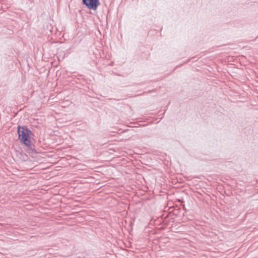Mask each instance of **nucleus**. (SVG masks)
<instances>
[{"instance_id":"nucleus-1","label":"nucleus","mask_w":258,"mask_h":258,"mask_svg":"<svg viewBox=\"0 0 258 258\" xmlns=\"http://www.w3.org/2000/svg\"><path fill=\"white\" fill-rule=\"evenodd\" d=\"M18 140L21 143L33 139L34 135L27 126L18 125L17 126Z\"/></svg>"},{"instance_id":"nucleus-2","label":"nucleus","mask_w":258,"mask_h":258,"mask_svg":"<svg viewBox=\"0 0 258 258\" xmlns=\"http://www.w3.org/2000/svg\"><path fill=\"white\" fill-rule=\"evenodd\" d=\"M35 142V140L33 138V139H30L21 143L25 152L32 157L34 154L40 153V150L39 148H36Z\"/></svg>"},{"instance_id":"nucleus-4","label":"nucleus","mask_w":258,"mask_h":258,"mask_svg":"<svg viewBox=\"0 0 258 258\" xmlns=\"http://www.w3.org/2000/svg\"><path fill=\"white\" fill-rule=\"evenodd\" d=\"M180 211H181V209L179 207H176V208H175L172 211V212L173 213V216L174 217H181V216H180Z\"/></svg>"},{"instance_id":"nucleus-6","label":"nucleus","mask_w":258,"mask_h":258,"mask_svg":"<svg viewBox=\"0 0 258 258\" xmlns=\"http://www.w3.org/2000/svg\"><path fill=\"white\" fill-rule=\"evenodd\" d=\"M105 18V20L106 21L107 23H108V21H109V19L111 17H104Z\"/></svg>"},{"instance_id":"nucleus-8","label":"nucleus","mask_w":258,"mask_h":258,"mask_svg":"<svg viewBox=\"0 0 258 258\" xmlns=\"http://www.w3.org/2000/svg\"><path fill=\"white\" fill-rule=\"evenodd\" d=\"M190 61V59H188L185 62V63H187L189 61Z\"/></svg>"},{"instance_id":"nucleus-7","label":"nucleus","mask_w":258,"mask_h":258,"mask_svg":"<svg viewBox=\"0 0 258 258\" xmlns=\"http://www.w3.org/2000/svg\"><path fill=\"white\" fill-rule=\"evenodd\" d=\"M136 85H143V84H144V82H141V83H138V84H136Z\"/></svg>"},{"instance_id":"nucleus-9","label":"nucleus","mask_w":258,"mask_h":258,"mask_svg":"<svg viewBox=\"0 0 258 258\" xmlns=\"http://www.w3.org/2000/svg\"><path fill=\"white\" fill-rule=\"evenodd\" d=\"M182 64H183V63H182V64H179V65H178V66H177L176 68H178L179 67L181 66Z\"/></svg>"},{"instance_id":"nucleus-10","label":"nucleus","mask_w":258,"mask_h":258,"mask_svg":"<svg viewBox=\"0 0 258 258\" xmlns=\"http://www.w3.org/2000/svg\"><path fill=\"white\" fill-rule=\"evenodd\" d=\"M257 39H258V36H257V37L255 38L254 40H255V41H256Z\"/></svg>"},{"instance_id":"nucleus-11","label":"nucleus","mask_w":258,"mask_h":258,"mask_svg":"<svg viewBox=\"0 0 258 258\" xmlns=\"http://www.w3.org/2000/svg\"><path fill=\"white\" fill-rule=\"evenodd\" d=\"M152 91H149L148 92H151Z\"/></svg>"},{"instance_id":"nucleus-3","label":"nucleus","mask_w":258,"mask_h":258,"mask_svg":"<svg viewBox=\"0 0 258 258\" xmlns=\"http://www.w3.org/2000/svg\"><path fill=\"white\" fill-rule=\"evenodd\" d=\"M82 4L90 10H96L100 3L99 0H82Z\"/></svg>"},{"instance_id":"nucleus-5","label":"nucleus","mask_w":258,"mask_h":258,"mask_svg":"<svg viewBox=\"0 0 258 258\" xmlns=\"http://www.w3.org/2000/svg\"><path fill=\"white\" fill-rule=\"evenodd\" d=\"M166 217L168 218L169 220H173L175 218H177V217H174L173 216V213H172V212H170L169 213H168Z\"/></svg>"}]
</instances>
